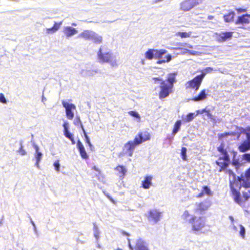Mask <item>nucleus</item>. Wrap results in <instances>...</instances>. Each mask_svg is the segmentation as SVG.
Returning <instances> with one entry per match:
<instances>
[{
  "label": "nucleus",
  "mask_w": 250,
  "mask_h": 250,
  "mask_svg": "<svg viewBox=\"0 0 250 250\" xmlns=\"http://www.w3.org/2000/svg\"><path fill=\"white\" fill-rule=\"evenodd\" d=\"M0 102L3 104H6L7 103V101L2 93H0Z\"/></svg>",
  "instance_id": "c03bdc74"
},
{
  "label": "nucleus",
  "mask_w": 250,
  "mask_h": 250,
  "mask_svg": "<svg viewBox=\"0 0 250 250\" xmlns=\"http://www.w3.org/2000/svg\"><path fill=\"white\" fill-rule=\"evenodd\" d=\"M245 228L242 226H241L240 230V234L243 237H244L245 236Z\"/></svg>",
  "instance_id": "49530a36"
},
{
  "label": "nucleus",
  "mask_w": 250,
  "mask_h": 250,
  "mask_svg": "<svg viewBox=\"0 0 250 250\" xmlns=\"http://www.w3.org/2000/svg\"><path fill=\"white\" fill-rule=\"evenodd\" d=\"M204 0H184L180 3V9L186 12L203 2Z\"/></svg>",
  "instance_id": "0eeeda50"
},
{
  "label": "nucleus",
  "mask_w": 250,
  "mask_h": 250,
  "mask_svg": "<svg viewBox=\"0 0 250 250\" xmlns=\"http://www.w3.org/2000/svg\"><path fill=\"white\" fill-rule=\"evenodd\" d=\"M206 75V72L203 71L200 75L196 76L192 80L187 82L186 84V89H192L195 91L198 90Z\"/></svg>",
  "instance_id": "20e7f679"
},
{
  "label": "nucleus",
  "mask_w": 250,
  "mask_h": 250,
  "mask_svg": "<svg viewBox=\"0 0 250 250\" xmlns=\"http://www.w3.org/2000/svg\"><path fill=\"white\" fill-rule=\"evenodd\" d=\"M237 163H238L237 162H233V164L234 165H236V164H237Z\"/></svg>",
  "instance_id": "4d7b16f0"
},
{
  "label": "nucleus",
  "mask_w": 250,
  "mask_h": 250,
  "mask_svg": "<svg viewBox=\"0 0 250 250\" xmlns=\"http://www.w3.org/2000/svg\"><path fill=\"white\" fill-rule=\"evenodd\" d=\"M152 176H146L142 182V187L145 189H148L152 185Z\"/></svg>",
  "instance_id": "aec40b11"
},
{
  "label": "nucleus",
  "mask_w": 250,
  "mask_h": 250,
  "mask_svg": "<svg viewBox=\"0 0 250 250\" xmlns=\"http://www.w3.org/2000/svg\"><path fill=\"white\" fill-rule=\"evenodd\" d=\"M212 16H210V17H209V19H212Z\"/></svg>",
  "instance_id": "13d9d810"
},
{
  "label": "nucleus",
  "mask_w": 250,
  "mask_h": 250,
  "mask_svg": "<svg viewBox=\"0 0 250 250\" xmlns=\"http://www.w3.org/2000/svg\"><path fill=\"white\" fill-rule=\"evenodd\" d=\"M204 112H206V114L208 116H211V114H210V112L209 110H206L205 109H203L202 110L201 113H203Z\"/></svg>",
  "instance_id": "3c124183"
},
{
  "label": "nucleus",
  "mask_w": 250,
  "mask_h": 250,
  "mask_svg": "<svg viewBox=\"0 0 250 250\" xmlns=\"http://www.w3.org/2000/svg\"><path fill=\"white\" fill-rule=\"evenodd\" d=\"M188 222L192 227V229L195 231H199L205 226L204 219L202 217H197L192 216L189 219Z\"/></svg>",
  "instance_id": "39448f33"
},
{
  "label": "nucleus",
  "mask_w": 250,
  "mask_h": 250,
  "mask_svg": "<svg viewBox=\"0 0 250 250\" xmlns=\"http://www.w3.org/2000/svg\"><path fill=\"white\" fill-rule=\"evenodd\" d=\"M90 40H92L95 43L99 44L102 42V37L93 32Z\"/></svg>",
  "instance_id": "bb28decb"
},
{
  "label": "nucleus",
  "mask_w": 250,
  "mask_h": 250,
  "mask_svg": "<svg viewBox=\"0 0 250 250\" xmlns=\"http://www.w3.org/2000/svg\"><path fill=\"white\" fill-rule=\"evenodd\" d=\"M230 135V133L229 132H225V133H221V134H219V138L220 139H221L222 138H223V137H226L228 136H229Z\"/></svg>",
  "instance_id": "de8ad7c7"
},
{
  "label": "nucleus",
  "mask_w": 250,
  "mask_h": 250,
  "mask_svg": "<svg viewBox=\"0 0 250 250\" xmlns=\"http://www.w3.org/2000/svg\"><path fill=\"white\" fill-rule=\"evenodd\" d=\"M212 194V192L211 191L210 188L207 186H204L202 188V191L196 196V198H201L205 195L207 196H211Z\"/></svg>",
  "instance_id": "f3484780"
},
{
  "label": "nucleus",
  "mask_w": 250,
  "mask_h": 250,
  "mask_svg": "<svg viewBox=\"0 0 250 250\" xmlns=\"http://www.w3.org/2000/svg\"><path fill=\"white\" fill-rule=\"evenodd\" d=\"M243 196L244 198V200H243L244 203L245 201L248 200L250 198V189L248 190L247 191H245L243 192Z\"/></svg>",
  "instance_id": "58836bf2"
},
{
  "label": "nucleus",
  "mask_w": 250,
  "mask_h": 250,
  "mask_svg": "<svg viewBox=\"0 0 250 250\" xmlns=\"http://www.w3.org/2000/svg\"><path fill=\"white\" fill-rule=\"evenodd\" d=\"M239 130L240 131V134H245L246 135L247 133L250 130V126H248L246 128L240 127Z\"/></svg>",
  "instance_id": "a19ab883"
},
{
  "label": "nucleus",
  "mask_w": 250,
  "mask_h": 250,
  "mask_svg": "<svg viewBox=\"0 0 250 250\" xmlns=\"http://www.w3.org/2000/svg\"><path fill=\"white\" fill-rule=\"evenodd\" d=\"M167 60H159L157 62V63L161 64L162 63H164L166 62H169L171 59V56L170 55H167L166 57Z\"/></svg>",
  "instance_id": "79ce46f5"
},
{
  "label": "nucleus",
  "mask_w": 250,
  "mask_h": 250,
  "mask_svg": "<svg viewBox=\"0 0 250 250\" xmlns=\"http://www.w3.org/2000/svg\"><path fill=\"white\" fill-rule=\"evenodd\" d=\"M62 104L65 109L66 116L68 119L72 120L74 116L73 110L76 109V106L73 104H69L64 101H62Z\"/></svg>",
  "instance_id": "1a4fd4ad"
},
{
  "label": "nucleus",
  "mask_w": 250,
  "mask_h": 250,
  "mask_svg": "<svg viewBox=\"0 0 250 250\" xmlns=\"http://www.w3.org/2000/svg\"><path fill=\"white\" fill-rule=\"evenodd\" d=\"M190 216V214L188 210H185L182 215V217L184 219L187 220Z\"/></svg>",
  "instance_id": "a18cd8bd"
},
{
  "label": "nucleus",
  "mask_w": 250,
  "mask_h": 250,
  "mask_svg": "<svg viewBox=\"0 0 250 250\" xmlns=\"http://www.w3.org/2000/svg\"><path fill=\"white\" fill-rule=\"evenodd\" d=\"M63 32L65 36L67 37H70L77 33V30L71 26H66L63 28Z\"/></svg>",
  "instance_id": "a211bd4d"
},
{
  "label": "nucleus",
  "mask_w": 250,
  "mask_h": 250,
  "mask_svg": "<svg viewBox=\"0 0 250 250\" xmlns=\"http://www.w3.org/2000/svg\"><path fill=\"white\" fill-rule=\"evenodd\" d=\"M83 133L84 135L85 141L86 143L87 144V145H88V146L90 147V148L91 149H92V147H93V145L91 143L90 139H89L88 136H87L85 131H84V132H83Z\"/></svg>",
  "instance_id": "e433bc0d"
},
{
  "label": "nucleus",
  "mask_w": 250,
  "mask_h": 250,
  "mask_svg": "<svg viewBox=\"0 0 250 250\" xmlns=\"http://www.w3.org/2000/svg\"><path fill=\"white\" fill-rule=\"evenodd\" d=\"M232 36V32H225L221 33L218 36V41L223 42L230 39Z\"/></svg>",
  "instance_id": "412c9836"
},
{
  "label": "nucleus",
  "mask_w": 250,
  "mask_h": 250,
  "mask_svg": "<svg viewBox=\"0 0 250 250\" xmlns=\"http://www.w3.org/2000/svg\"><path fill=\"white\" fill-rule=\"evenodd\" d=\"M176 72H172L167 74L166 80H163L160 77H153L152 80L154 83L158 82L160 84L158 86L159 91L158 93V96L160 100H163L169 96L173 93L174 84L177 82Z\"/></svg>",
  "instance_id": "f257e3e1"
},
{
  "label": "nucleus",
  "mask_w": 250,
  "mask_h": 250,
  "mask_svg": "<svg viewBox=\"0 0 250 250\" xmlns=\"http://www.w3.org/2000/svg\"><path fill=\"white\" fill-rule=\"evenodd\" d=\"M114 169L118 172V175L122 178H124L127 171L125 167L123 165L117 166L114 168Z\"/></svg>",
  "instance_id": "393cba45"
},
{
  "label": "nucleus",
  "mask_w": 250,
  "mask_h": 250,
  "mask_svg": "<svg viewBox=\"0 0 250 250\" xmlns=\"http://www.w3.org/2000/svg\"><path fill=\"white\" fill-rule=\"evenodd\" d=\"M192 34V32L189 31L188 32H178L176 33V36H179L181 38H189L191 37Z\"/></svg>",
  "instance_id": "2f4dec72"
},
{
  "label": "nucleus",
  "mask_w": 250,
  "mask_h": 250,
  "mask_svg": "<svg viewBox=\"0 0 250 250\" xmlns=\"http://www.w3.org/2000/svg\"><path fill=\"white\" fill-rule=\"evenodd\" d=\"M226 174H228L229 178L232 177L233 179H235V174L230 169H225L224 170Z\"/></svg>",
  "instance_id": "c9c22d12"
},
{
  "label": "nucleus",
  "mask_w": 250,
  "mask_h": 250,
  "mask_svg": "<svg viewBox=\"0 0 250 250\" xmlns=\"http://www.w3.org/2000/svg\"><path fill=\"white\" fill-rule=\"evenodd\" d=\"M62 22L60 21L59 22H55L53 26L52 27L47 28L46 30V33L47 34H53L56 32L60 28Z\"/></svg>",
  "instance_id": "4be33fe9"
},
{
  "label": "nucleus",
  "mask_w": 250,
  "mask_h": 250,
  "mask_svg": "<svg viewBox=\"0 0 250 250\" xmlns=\"http://www.w3.org/2000/svg\"><path fill=\"white\" fill-rule=\"evenodd\" d=\"M92 168V169L98 172L99 173V174H101V170L97 167L93 166Z\"/></svg>",
  "instance_id": "603ef678"
},
{
  "label": "nucleus",
  "mask_w": 250,
  "mask_h": 250,
  "mask_svg": "<svg viewBox=\"0 0 250 250\" xmlns=\"http://www.w3.org/2000/svg\"><path fill=\"white\" fill-rule=\"evenodd\" d=\"M151 139V135L147 131H144L139 132L134 137V140L139 145L142 143L147 141H149Z\"/></svg>",
  "instance_id": "6e6552de"
},
{
  "label": "nucleus",
  "mask_w": 250,
  "mask_h": 250,
  "mask_svg": "<svg viewBox=\"0 0 250 250\" xmlns=\"http://www.w3.org/2000/svg\"><path fill=\"white\" fill-rule=\"evenodd\" d=\"M129 247L130 249L131 250H133V247H132V246L131 245V244H130V243H129Z\"/></svg>",
  "instance_id": "6e6d98bb"
},
{
  "label": "nucleus",
  "mask_w": 250,
  "mask_h": 250,
  "mask_svg": "<svg viewBox=\"0 0 250 250\" xmlns=\"http://www.w3.org/2000/svg\"><path fill=\"white\" fill-rule=\"evenodd\" d=\"M161 213L156 209L150 210L146 215L148 220L154 222H158L160 218Z\"/></svg>",
  "instance_id": "ddd939ff"
},
{
  "label": "nucleus",
  "mask_w": 250,
  "mask_h": 250,
  "mask_svg": "<svg viewBox=\"0 0 250 250\" xmlns=\"http://www.w3.org/2000/svg\"><path fill=\"white\" fill-rule=\"evenodd\" d=\"M93 33V31H92L85 30L79 34V37L83 38L86 40H90Z\"/></svg>",
  "instance_id": "a878e982"
},
{
  "label": "nucleus",
  "mask_w": 250,
  "mask_h": 250,
  "mask_svg": "<svg viewBox=\"0 0 250 250\" xmlns=\"http://www.w3.org/2000/svg\"><path fill=\"white\" fill-rule=\"evenodd\" d=\"M237 180L240 182H242V185L240 187H243L246 188H250V167L245 172L244 176L238 177Z\"/></svg>",
  "instance_id": "9d476101"
},
{
  "label": "nucleus",
  "mask_w": 250,
  "mask_h": 250,
  "mask_svg": "<svg viewBox=\"0 0 250 250\" xmlns=\"http://www.w3.org/2000/svg\"><path fill=\"white\" fill-rule=\"evenodd\" d=\"M217 150L223 156L219 158V160H223L224 162L216 161V164L219 166V171L221 172L224 171L226 168L228 167L230 163V158L228 151L225 148V145L224 144H221L218 147Z\"/></svg>",
  "instance_id": "7ed1b4c3"
},
{
  "label": "nucleus",
  "mask_w": 250,
  "mask_h": 250,
  "mask_svg": "<svg viewBox=\"0 0 250 250\" xmlns=\"http://www.w3.org/2000/svg\"><path fill=\"white\" fill-rule=\"evenodd\" d=\"M128 114L132 117H134L139 120L140 119V116L138 114V112H137L135 111H130L128 112Z\"/></svg>",
  "instance_id": "ea45409f"
},
{
  "label": "nucleus",
  "mask_w": 250,
  "mask_h": 250,
  "mask_svg": "<svg viewBox=\"0 0 250 250\" xmlns=\"http://www.w3.org/2000/svg\"><path fill=\"white\" fill-rule=\"evenodd\" d=\"M194 118V114L193 113H188L185 120L186 122H189L193 120Z\"/></svg>",
  "instance_id": "4c0bfd02"
},
{
  "label": "nucleus",
  "mask_w": 250,
  "mask_h": 250,
  "mask_svg": "<svg viewBox=\"0 0 250 250\" xmlns=\"http://www.w3.org/2000/svg\"><path fill=\"white\" fill-rule=\"evenodd\" d=\"M123 233L124 234H125V235H127V236H129V234L128 233L125 232V231L123 232Z\"/></svg>",
  "instance_id": "5fc2aeb1"
},
{
  "label": "nucleus",
  "mask_w": 250,
  "mask_h": 250,
  "mask_svg": "<svg viewBox=\"0 0 250 250\" xmlns=\"http://www.w3.org/2000/svg\"><path fill=\"white\" fill-rule=\"evenodd\" d=\"M246 137L247 140L246 141H249L250 142V130L247 133Z\"/></svg>",
  "instance_id": "864d4df0"
},
{
  "label": "nucleus",
  "mask_w": 250,
  "mask_h": 250,
  "mask_svg": "<svg viewBox=\"0 0 250 250\" xmlns=\"http://www.w3.org/2000/svg\"><path fill=\"white\" fill-rule=\"evenodd\" d=\"M139 145L135 142L134 140L133 141H129L124 145V150L125 152L129 156H132L135 147Z\"/></svg>",
  "instance_id": "f8f14e48"
},
{
  "label": "nucleus",
  "mask_w": 250,
  "mask_h": 250,
  "mask_svg": "<svg viewBox=\"0 0 250 250\" xmlns=\"http://www.w3.org/2000/svg\"><path fill=\"white\" fill-rule=\"evenodd\" d=\"M207 90L206 89H203L201 90L198 95L193 97L192 100L195 102L203 101L206 99L207 97Z\"/></svg>",
  "instance_id": "6ab92c4d"
},
{
  "label": "nucleus",
  "mask_w": 250,
  "mask_h": 250,
  "mask_svg": "<svg viewBox=\"0 0 250 250\" xmlns=\"http://www.w3.org/2000/svg\"><path fill=\"white\" fill-rule=\"evenodd\" d=\"M77 147L79 151L80 155L81 158L83 159H87L88 158V155H87L83 143L79 140L77 141Z\"/></svg>",
  "instance_id": "4468645a"
},
{
  "label": "nucleus",
  "mask_w": 250,
  "mask_h": 250,
  "mask_svg": "<svg viewBox=\"0 0 250 250\" xmlns=\"http://www.w3.org/2000/svg\"><path fill=\"white\" fill-rule=\"evenodd\" d=\"M36 154H35V158L36 160V165L39 167V162L41 160L42 154L41 152H39V147L37 146H35Z\"/></svg>",
  "instance_id": "c85d7f7f"
},
{
  "label": "nucleus",
  "mask_w": 250,
  "mask_h": 250,
  "mask_svg": "<svg viewBox=\"0 0 250 250\" xmlns=\"http://www.w3.org/2000/svg\"><path fill=\"white\" fill-rule=\"evenodd\" d=\"M145 58L148 60H152L154 58L153 49H149L145 53Z\"/></svg>",
  "instance_id": "473e14b6"
},
{
  "label": "nucleus",
  "mask_w": 250,
  "mask_h": 250,
  "mask_svg": "<svg viewBox=\"0 0 250 250\" xmlns=\"http://www.w3.org/2000/svg\"><path fill=\"white\" fill-rule=\"evenodd\" d=\"M250 149V142L244 141L238 146V150L241 152H244Z\"/></svg>",
  "instance_id": "5701e85b"
},
{
  "label": "nucleus",
  "mask_w": 250,
  "mask_h": 250,
  "mask_svg": "<svg viewBox=\"0 0 250 250\" xmlns=\"http://www.w3.org/2000/svg\"><path fill=\"white\" fill-rule=\"evenodd\" d=\"M167 52V50L165 49H153V54H154V58H160L162 57V56L166 54Z\"/></svg>",
  "instance_id": "cd10ccee"
},
{
  "label": "nucleus",
  "mask_w": 250,
  "mask_h": 250,
  "mask_svg": "<svg viewBox=\"0 0 250 250\" xmlns=\"http://www.w3.org/2000/svg\"><path fill=\"white\" fill-rule=\"evenodd\" d=\"M53 166L55 167V169L57 171H60V161L59 160H57L55 161V162L53 164Z\"/></svg>",
  "instance_id": "37998d69"
},
{
  "label": "nucleus",
  "mask_w": 250,
  "mask_h": 250,
  "mask_svg": "<svg viewBox=\"0 0 250 250\" xmlns=\"http://www.w3.org/2000/svg\"><path fill=\"white\" fill-rule=\"evenodd\" d=\"M62 125L63 127L64 135L71 141L72 144H75V141L73 134L68 131V123L67 122H65L63 123Z\"/></svg>",
  "instance_id": "dca6fc26"
},
{
  "label": "nucleus",
  "mask_w": 250,
  "mask_h": 250,
  "mask_svg": "<svg viewBox=\"0 0 250 250\" xmlns=\"http://www.w3.org/2000/svg\"><path fill=\"white\" fill-rule=\"evenodd\" d=\"M117 250H121V249H118Z\"/></svg>",
  "instance_id": "052dcab7"
},
{
  "label": "nucleus",
  "mask_w": 250,
  "mask_h": 250,
  "mask_svg": "<svg viewBox=\"0 0 250 250\" xmlns=\"http://www.w3.org/2000/svg\"><path fill=\"white\" fill-rule=\"evenodd\" d=\"M187 149L186 147H182L181 155L182 159L184 161L187 160Z\"/></svg>",
  "instance_id": "f704fd0d"
},
{
  "label": "nucleus",
  "mask_w": 250,
  "mask_h": 250,
  "mask_svg": "<svg viewBox=\"0 0 250 250\" xmlns=\"http://www.w3.org/2000/svg\"><path fill=\"white\" fill-rule=\"evenodd\" d=\"M181 124L182 122L181 120H177L176 121L173 126L172 132V134L175 135L179 131L180 129Z\"/></svg>",
  "instance_id": "c756f323"
},
{
  "label": "nucleus",
  "mask_w": 250,
  "mask_h": 250,
  "mask_svg": "<svg viewBox=\"0 0 250 250\" xmlns=\"http://www.w3.org/2000/svg\"><path fill=\"white\" fill-rule=\"evenodd\" d=\"M74 124L76 125H80L81 128H82L83 132H84L85 129L83 127V124L81 121L80 118L79 116H77L76 119L74 121Z\"/></svg>",
  "instance_id": "72a5a7b5"
},
{
  "label": "nucleus",
  "mask_w": 250,
  "mask_h": 250,
  "mask_svg": "<svg viewBox=\"0 0 250 250\" xmlns=\"http://www.w3.org/2000/svg\"><path fill=\"white\" fill-rule=\"evenodd\" d=\"M211 206V203L209 200H204L199 202L196 205V212L202 213L207 210Z\"/></svg>",
  "instance_id": "9b49d317"
},
{
  "label": "nucleus",
  "mask_w": 250,
  "mask_h": 250,
  "mask_svg": "<svg viewBox=\"0 0 250 250\" xmlns=\"http://www.w3.org/2000/svg\"><path fill=\"white\" fill-rule=\"evenodd\" d=\"M19 153L21 155H24L26 154V152L23 149V147L22 146H21L19 150Z\"/></svg>",
  "instance_id": "8fccbe9b"
},
{
  "label": "nucleus",
  "mask_w": 250,
  "mask_h": 250,
  "mask_svg": "<svg viewBox=\"0 0 250 250\" xmlns=\"http://www.w3.org/2000/svg\"><path fill=\"white\" fill-rule=\"evenodd\" d=\"M229 184L231 195L234 201L240 205H243L244 202L239 191V189L242 187H240L242 185V182H240L237 179L236 180L234 179L233 181L229 180Z\"/></svg>",
  "instance_id": "f03ea898"
},
{
  "label": "nucleus",
  "mask_w": 250,
  "mask_h": 250,
  "mask_svg": "<svg viewBox=\"0 0 250 250\" xmlns=\"http://www.w3.org/2000/svg\"><path fill=\"white\" fill-rule=\"evenodd\" d=\"M163 0H157V1H162Z\"/></svg>",
  "instance_id": "bf43d9fd"
},
{
  "label": "nucleus",
  "mask_w": 250,
  "mask_h": 250,
  "mask_svg": "<svg viewBox=\"0 0 250 250\" xmlns=\"http://www.w3.org/2000/svg\"><path fill=\"white\" fill-rule=\"evenodd\" d=\"M250 14H244L239 16L235 21L236 24H245L250 22Z\"/></svg>",
  "instance_id": "2eb2a0df"
},
{
  "label": "nucleus",
  "mask_w": 250,
  "mask_h": 250,
  "mask_svg": "<svg viewBox=\"0 0 250 250\" xmlns=\"http://www.w3.org/2000/svg\"><path fill=\"white\" fill-rule=\"evenodd\" d=\"M112 54L109 52L104 53L102 51L101 47L99 48L98 52V58L99 61L103 62H110L112 66H116L118 65L116 61L111 62L112 60Z\"/></svg>",
  "instance_id": "423d86ee"
},
{
  "label": "nucleus",
  "mask_w": 250,
  "mask_h": 250,
  "mask_svg": "<svg viewBox=\"0 0 250 250\" xmlns=\"http://www.w3.org/2000/svg\"><path fill=\"white\" fill-rule=\"evenodd\" d=\"M235 14L234 12H230L224 16V19L226 22H229L233 21Z\"/></svg>",
  "instance_id": "7c9ffc66"
},
{
  "label": "nucleus",
  "mask_w": 250,
  "mask_h": 250,
  "mask_svg": "<svg viewBox=\"0 0 250 250\" xmlns=\"http://www.w3.org/2000/svg\"><path fill=\"white\" fill-rule=\"evenodd\" d=\"M135 248V250H149L146 246L145 242L141 239L136 241Z\"/></svg>",
  "instance_id": "b1692460"
},
{
  "label": "nucleus",
  "mask_w": 250,
  "mask_h": 250,
  "mask_svg": "<svg viewBox=\"0 0 250 250\" xmlns=\"http://www.w3.org/2000/svg\"><path fill=\"white\" fill-rule=\"evenodd\" d=\"M243 158L245 160L250 162V153L245 154L243 155Z\"/></svg>",
  "instance_id": "09e8293b"
}]
</instances>
